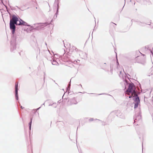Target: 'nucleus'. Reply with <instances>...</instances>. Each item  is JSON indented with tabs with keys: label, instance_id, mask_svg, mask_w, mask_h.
Here are the masks:
<instances>
[{
	"label": "nucleus",
	"instance_id": "1a4fd4ad",
	"mask_svg": "<svg viewBox=\"0 0 153 153\" xmlns=\"http://www.w3.org/2000/svg\"><path fill=\"white\" fill-rule=\"evenodd\" d=\"M32 118L31 119L30 122V123L29 124V126H30V129L31 127V123H32Z\"/></svg>",
	"mask_w": 153,
	"mask_h": 153
},
{
	"label": "nucleus",
	"instance_id": "9d476101",
	"mask_svg": "<svg viewBox=\"0 0 153 153\" xmlns=\"http://www.w3.org/2000/svg\"><path fill=\"white\" fill-rule=\"evenodd\" d=\"M113 23L114 24V23ZM114 24L115 25H116V24H115L114 23Z\"/></svg>",
	"mask_w": 153,
	"mask_h": 153
},
{
	"label": "nucleus",
	"instance_id": "7ed1b4c3",
	"mask_svg": "<svg viewBox=\"0 0 153 153\" xmlns=\"http://www.w3.org/2000/svg\"><path fill=\"white\" fill-rule=\"evenodd\" d=\"M10 29L12 30V33L13 34L15 33L16 28L15 24H13L12 23H10Z\"/></svg>",
	"mask_w": 153,
	"mask_h": 153
},
{
	"label": "nucleus",
	"instance_id": "0eeeda50",
	"mask_svg": "<svg viewBox=\"0 0 153 153\" xmlns=\"http://www.w3.org/2000/svg\"><path fill=\"white\" fill-rule=\"evenodd\" d=\"M18 82H16L15 84V92L16 95V97H17L18 95Z\"/></svg>",
	"mask_w": 153,
	"mask_h": 153
},
{
	"label": "nucleus",
	"instance_id": "6e6552de",
	"mask_svg": "<svg viewBox=\"0 0 153 153\" xmlns=\"http://www.w3.org/2000/svg\"><path fill=\"white\" fill-rule=\"evenodd\" d=\"M52 64L53 65H57L58 64V63L56 61L53 60L52 62Z\"/></svg>",
	"mask_w": 153,
	"mask_h": 153
},
{
	"label": "nucleus",
	"instance_id": "423d86ee",
	"mask_svg": "<svg viewBox=\"0 0 153 153\" xmlns=\"http://www.w3.org/2000/svg\"><path fill=\"white\" fill-rule=\"evenodd\" d=\"M19 23L18 22V25H23L26 26L27 24L26 22L23 21L21 19H20V20L19 21Z\"/></svg>",
	"mask_w": 153,
	"mask_h": 153
},
{
	"label": "nucleus",
	"instance_id": "f03ea898",
	"mask_svg": "<svg viewBox=\"0 0 153 153\" xmlns=\"http://www.w3.org/2000/svg\"><path fill=\"white\" fill-rule=\"evenodd\" d=\"M19 20L18 18L15 16H13L12 19H10V23H12L13 24L18 25V22H17Z\"/></svg>",
	"mask_w": 153,
	"mask_h": 153
},
{
	"label": "nucleus",
	"instance_id": "39448f33",
	"mask_svg": "<svg viewBox=\"0 0 153 153\" xmlns=\"http://www.w3.org/2000/svg\"><path fill=\"white\" fill-rule=\"evenodd\" d=\"M68 102H69V103L71 105H76L77 103V101L74 98H73L70 100L68 101Z\"/></svg>",
	"mask_w": 153,
	"mask_h": 153
},
{
	"label": "nucleus",
	"instance_id": "9b49d317",
	"mask_svg": "<svg viewBox=\"0 0 153 153\" xmlns=\"http://www.w3.org/2000/svg\"><path fill=\"white\" fill-rule=\"evenodd\" d=\"M21 108H22V106H21Z\"/></svg>",
	"mask_w": 153,
	"mask_h": 153
},
{
	"label": "nucleus",
	"instance_id": "20e7f679",
	"mask_svg": "<svg viewBox=\"0 0 153 153\" xmlns=\"http://www.w3.org/2000/svg\"><path fill=\"white\" fill-rule=\"evenodd\" d=\"M69 51V52L72 53L77 51H78V49L76 47L74 46H72L71 47H70Z\"/></svg>",
	"mask_w": 153,
	"mask_h": 153
},
{
	"label": "nucleus",
	"instance_id": "f257e3e1",
	"mask_svg": "<svg viewBox=\"0 0 153 153\" xmlns=\"http://www.w3.org/2000/svg\"><path fill=\"white\" fill-rule=\"evenodd\" d=\"M126 94L130 95L129 98H131L135 97V101L139 100V98L137 94V91H136V88L133 83H130L128 86V89L126 91Z\"/></svg>",
	"mask_w": 153,
	"mask_h": 153
}]
</instances>
